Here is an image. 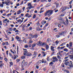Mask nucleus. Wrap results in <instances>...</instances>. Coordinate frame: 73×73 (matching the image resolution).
I'll return each instance as SVG.
<instances>
[{
	"instance_id": "nucleus-1",
	"label": "nucleus",
	"mask_w": 73,
	"mask_h": 73,
	"mask_svg": "<svg viewBox=\"0 0 73 73\" xmlns=\"http://www.w3.org/2000/svg\"><path fill=\"white\" fill-rule=\"evenodd\" d=\"M49 12L50 13H49L48 14V13ZM53 12V10H48L46 11L44 14V15L45 16H46L48 15V17H49V16L52 14Z\"/></svg>"
},
{
	"instance_id": "nucleus-2",
	"label": "nucleus",
	"mask_w": 73,
	"mask_h": 73,
	"mask_svg": "<svg viewBox=\"0 0 73 73\" xmlns=\"http://www.w3.org/2000/svg\"><path fill=\"white\" fill-rule=\"evenodd\" d=\"M37 52L35 51L34 52V54H33L32 56V59H34V58H35L37 56Z\"/></svg>"
},
{
	"instance_id": "nucleus-3",
	"label": "nucleus",
	"mask_w": 73,
	"mask_h": 73,
	"mask_svg": "<svg viewBox=\"0 0 73 73\" xmlns=\"http://www.w3.org/2000/svg\"><path fill=\"white\" fill-rule=\"evenodd\" d=\"M52 59L54 60H52V62H56L58 61V59L57 58L56 56H54L52 58Z\"/></svg>"
},
{
	"instance_id": "nucleus-4",
	"label": "nucleus",
	"mask_w": 73,
	"mask_h": 73,
	"mask_svg": "<svg viewBox=\"0 0 73 73\" xmlns=\"http://www.w3.org/2000/svg\"><path fill=\"white\" fill-rule=\"evenodd\" d=\"M16 38L17 39L18 41H19L20 42H21L22 40H21V38L17 36H16Z\"/></svg>"
},
{
	"instance_id": "nucleus-5",
	"label": "nucleus",
	"mask_w": 73,
	"mask_h": 73,
	"mask_svg": "<svg viewBox=\"0 0 73 73\" xmlns=\"http://www.w3.org/2000/svg\"><path fill=\"white\" fill-rule=\"evenodd\" d=\"M4 65V64L3 62L2 61H0V68H2Z\"/></svg>"
},
{
	"instance_id": "nucleus-6",
	"label": "nucleus",
	"mask_w": 73,
	"mask_h": 73,
	"mask_svg": "<svg viewBox=\"0 0 73 73\" xmlns=\"http://www.w3.org/2000/svg\"><path fill=\"white\" fill-rule=\"evenodd\" d=\"M32 55V54L30 52H29L27 53L26 56H28V57H30V56H31Z\"/></svg>"
},
{
	"instance_id": "nucleus-7",
	"label": "nucleus",
	"mask_w": 73,
	"mask_h": 73,
	"mask_svg": "<svg viewBox=\"0 0 73 73\" xmlns=\"http://www.w3.org/2000/svg\"><path fill=\"white\" fill-rule=\"evenodd\" d=\"M63 24L66 26H67L69 24V22L66 21V23H65V22H63Z\"/></svg>"
},
{
	"instance_id": "nucleus-8",
	"label": "nucleus",
	"mask_w": 73,
	"mask_h": 73,
	"mask_svg": "<svg viewBox=\"0 0 73 73\" xmlns=\"http://www.w3.org/2000/svg\"><path fill=\"white\" fill-rule=\"evenodd\" d=\"M50 50L52 51V52H54L55 50L54 49V47L53 46H51L50 47Z\"/></svg>"
},
{
	"instance_id": "nucleus-9",
	"label": "nucleus",
	"mask_w": 73,
	"mask_h": 73,
	"mask_svg": "<svg viewBox=\"0 0 73 73\" xmlns=\"http://www.w3.org/2000/svg\"><path fill=\"white\" fill-rule=\"evenodd\" d=\"M65 32V31H62L61 33H58V34L59 35H60V36H61L62 35H63L64 34V33Z\"/></svg>"
},
{
	"instance_id": "nucleus-10",
	"label": "nucleus",
	"mask_w": 73,
	"mask_h": 73,
	"mask_svg": "<svg viewBox=\"0 0 73 73\" xmlns=\"http://www.w3.org/2000/svg\"><path fill=\"white\" fill-rule=\"evenodd\" d=\"M31 4H32V3L31 2L29 3L28 5V7H31V8H33L32 5H31Z\"/></svg>"
},
{
	"instance_id": "nucleus-11",
	"label": "nucleus",
	"mask_w": 73,
	"mask_h": 73,
	"mask_svg": "<svg viewBox=\"0 0 73 73\" xmlns=\"http://www.w3.org/2000/svg\"><path fill=\"white\" fill-rule=\"evenodd\" d=\"M7 5H8V6H9V4H10L9 3H10V1L9 0H7Z\"/></svg>"
},
{
	"instance_id": "nucleus-12",
	"label": "nucleus",
	"mask_w": 73,
	"mask_h": 73,
	"mask_svg": "<svg viewBox=\"0 0 73 73\" xmlns=\"http://www.w3.org/2000/svg\"><path fill=\"white\" fill-rule=\"evenodd\" d=\"M36 30L37 31H41V29H40V28H39V27H37L36 28Z\"/></svg>"
},
{
	"instance_id": "nucleus-13",
	"label": "nucleus",
	"mask_w": 73,
	"mask_h": 73,
	"mask_svg": "<svg viewBox=\"0 0 73 73\" xmlns=\"http://www.w3.org/2000/svg\"><path fill=\"white\" fill-rule=\"evenodd\" d=\"M42 44V42L40 41L37 42V44L40 46H41V44Z\"/></svg>"
},
{
	"instance_id": "nucleus-14",
	"label": "nucleus",
	"mask_w": 73,
	"mask_h": 73,
	"mask_svg": "<svg viewBox=\"0 0 73 73\" xmlns=\"http://www.w3.org/2000/svg\"><path fill=\"white\" fill-rule=\"evenodd\" d=\"M36 43H35L33 44L32 45V47L33 48H34L35 46H36Z\"/></svg>"
},
{
	"instance_id": "nucleus-15",
	"label": "nucleus",
	"mask_w": 73,
	"mask_h": 73,
	"mask_svg": "<svg viewBox=\"0 0 73 73\" xmlns=\"http://www.w3.org/2000/svg\"><path fill=\"white\" fill-rule=\"evenodd\" d=\"M24 55H25V56H26L27 54V53H28V51H27V50L25 51L24 52Z\"/></svg>"
},
{
	"instance_id": "nucleus-16",
	"label": "nucleus",
	"mask_w": 73,
	"mask_h": 73,
	"mask_svg": "<svg viewBox=\"0 0 73 73\" xmlns=\"http://www.w3.org/2000/svg\"><path fill=\"white\" fill-rule=\"evenodd\" d=\"M21 13V11L20 10H19L18 11H17V15H19V14H20V13Z\"/></svg>"
},
{
	"instance_id": "nucleus-17",
	"label": "nucleus",
	"mask_w": 73,
	"mask_h": 73,
	"mask_svg": "<svg viewBox=\"0 0 73 73\" xmlns=\"http://www.w3.org/2000/svg\"><path fill=\"white\" fill-rule=\"evenodd\" d=\"M46 21H42L41 22V23L42 25H44V24H46Z\"/></svg>"
},
{
	"instance_id": "nucleus-18",
	"label": "nucleus",
	"mask_w": 73,
	"mask_h": 73,
	"mask_svg": "<svg viewBox=\"0 0 73 73\" xmlns=\"http://www.w3.org/2000/svg\"><path fill=\"white\" fill-rule=\"evenodd\" d=\"M63 50L65 52H68V51L69 50L67 49V48H66L64 49Z\"/></svg>"
},
{
	"instance_id": "nucleus-19",
	"label": "nucleus",
	"mask_w": 73,
	"mask_h": 73,
	"mask_svg": "<svg viewBox=\"0 0 73 73\" xmlns=\"http://www.w3.org/2000/svg\"><path fill=\"white\" fill-rule=\"evenodd\" d=\"M25 64V61L23 60L22 62V65H24Z\"/></svg>"
},
{
	"instance_id": "nucleus-20",
	"label": "nucleus",
	"mask_w": 73,
	"mask_h": 73,
	"mask_svg": "<svg viewBox=\"0 0 73 73\" xmlns=\"http://www.w3.org/2000/svg\"><path fill=\"white\" fill-rule=\"evenodd\" d=\"M46 45V43H42L41 46H43L44 45Z\"/></svg>"
},
{
	"instance_id": "nucleus-21",
	"label": "nucleus",
	"mask_w": 73,
	"mask_h": 73,
	"mask_svg": "<svg viewBox=\"0 0 73 73\" xmlns=\"http://www.w3.org/2000/svg\"><path fill=\"white\" fill-rule=\"evenodd\" d=\"M44 64H46V61L45 60L44 61V59H42V63H44Z\"/></svg>"
},
{
	"instance_id": "nucleus-22",
	"label": "nucleus",
	"mask_w": 73,
	"mask_h": 73,
	"mask_svg": "<svg viewBox=\"0 0 73 73\" xmlns=\"http://www.w3.org/2000/svg\"><path fill=\"white\" fill-rule=\"evenodd\" d=\"M38 37V35L36 34L34 35V38H37Z\"/></svg>"
},
{
	"instance_id": "nucleus-23",
	"label": "nucleus",
	"mask_w": 73,
	"mask_h": 73,
	"mask_svg": "<svg viewBox=\"0 0 73 73\" xmlns=\"http://www.w3.org/2000/svg\"><path fill=\"white\" fill-rule=\"evenodd\" d=\"M68 56L69 57H70L71 58V59H73V55H68Z\"/></svg>"
},
{
	"instance_id": "nucleus-24",
	"label": "nucleus",
	"mask_w": 73,
	"mask_h": 73,
	"mask_svg": "<svg viewBox=\"0 0 73 73\" xmlns=\"http://www.w3.org/2000/svg\"><path fill=\"white\" fill-rule=\"evenodd\" d=\"M58 54L60 56H62V54H61V50H60L58 52Z\"/></svg>"
},
{
	"instance_id": "nucleus-25",
	"label": "nucleus",
	"mask_w": 73,
	"mask_h": 73,
	"mask_svg": "<svg viewBox=\"0 0 73 73\" xmlns=\"http://www.w3.org/2000/svg\"><path fill=\"white\" fill-rule=\"evenodd\" d=\"M42 52L43 54V57H45L46 56V54L45 53V52L43 51Z\"/></svg>"
},
{
	"instance_id": "nucleus-26",
	"label": "nucleus",
	"mask_w": 73,
	"mask_h": 73,
	"mask_svg": "<svg viewBox=\"0 0 73 73\" xmlns=\"http://www.w3.org/2000/svg\"><path fill=\"white\" fill-rule=\"evenodd\" d=\"M9 31H13V28H9Z\"/></svg>"
},
{
	"instance_id": "nucleus-27",
	"label": "nucleus",
	"mask_w": 73,
	"mask_h": 73,
	"mask_svg": "<svg viewBox=\"0 0 73 73\" xmlns=\"http://www.w3.org/2000/svg\"><path fill=\"white\" fill-rule=\"evenodd\" d=\"M65 64L66 66H67L68 64H69V62H66L65 63Z\"/></svg>"
},
{
	"instance_id": "nucleus-28",
	"label": "nucleus",
	"mask_w": 73,
	"mask_h": 73,
	"mask_svg": "<svg viewBox=\"0 0 73 73\" xmlns=\"http://www.w3.org/2000/svg\"><path fill=\"white\" fill-rule=\"evenodd\" d=\"M57 58H58V59H59V60H60V59H61V58L59 56V55H58L57 56Z\"/></svg>"
},
{
	"instance_id": "nucleus-29",
	"label": "nucleus",
	"mask_w": 73,
	"mask_h": 73,
	"mask_svg": "<svg viewBox=\"0 0 73 73\" xmlns=\"http://www.w3.org/2000/svg\"><path fill=\"white\" fill-rule=\"evenodd\" d=\"M4 60L6 62H7V61H8V59L7 58V57H5V58H4Z\"/></svg>"
},
{
	"instance_id": "nucleus-30",
	"label": "nucleus",
	"mask_w": 73,
	"mask_h": 73,
	"mask_svg": "<svg viewBox=\"0 0 73 73\" xmlns=\"http://www.w3.org/2000/svg\"><path fill=\"white\" fill-rule=\"evenodd\" d=\"M31 8H33V7H27V9L29 10V9H31Z\"/></svg>"
},
{
	"instance_id": "nucleus-31",
	"label": "nucleus",
	"mask_w": 73,
	"mask_h": 73,
	"mask_svg": "<svg viewBox=\"0 0 73 73\" xmlns=\"http://www.w3.org/2000/svg\"><path fill=\"white\" fill-rule=\"evenodd\" d=\"M46 45V49H48L49 48V46H48V45Z\"/></svg>"
},
{
	"instance_id": "nucleus-32",
	"label": "nucleus",
	"mask_w": 73,
	"mask_h": 73,
	"mask_svg": "<svg viewBox=\"0 0 73 73\" xmlns=\"http://www.w3.org/2000/svg\"><path fill=\"white\" fill-rule=\"evenodd\" d=\"M65 43H63L62 44H61L60 46H64V45H65Z\"/></svg>"
},
{
	"instance_id": "nucleus-33",
	"label": "nucleus",
	"mask_w": 73,
	"mask_h": 73,
	"mask_svg": "<svg viewBox=\"0 0 73 73\" xmlns=\"http://www.w3.org/2000/svg\"><path fill=\"white\" fill-rule=\"evenodd\" d=\"M58 19L59 20H62L63 19V18L61 17H59Z\"/></svg>"
},
{
	"instance_id": "nucleus-34",
	"label": "nucleus",
	"mask_w": 73,
	"mask_h": 73,
	"mask_svg": "<svg viewBox=\"0 0 73 73\" xmlns=\"http://www.w3.org/2000/svg\"><path fill=\"white\" fill-rule=\"evenodd\" d=\"M69 60V59H66L65 60H64V61H63V62H66V61H68Z\"/></svg>"
},
{
	"instance_id": "nucleus-35",
	"label": "nucleus",
	"mask_w": 73,
	"mask_h": 73,
	"mask_svg": "<svg viewBox=\"0 0 73 73\" xmlns=\"http://www.w3.org/2000/svg\"><path fill=\"white\" fill-rule=\"evenodd\" d=\"M11 13H10V14H8L7 15H6V16H7L8 17H9V16H11Z\"/></svg>"
},
{
	"instance_id": "nucleus-36",
	"label": "nucleus",
	"mask_w": 73,
	"mask_h": 73,
	"mask_svg": "<svg viewBox=\"0 0 73 73\" xmlns=\"http://www.w3.org/2000/svg\"><path fill=\"white\" fill-rule=\"evenodd\" d=\"M33 42V41L32 40H30L29 42V44H32Z\"/></svg>"
},
{
	"instance_id": "nucleus-37",
	"label": "nucleus",
	"mask_w": 73,
	"mask_h": 73,
	"mask_svg": "<svg viewBox=\"0 0 73 73\" xmlns=\"http://www.w3.org/2000/svg\"><path fill=\"white\" fill-rule=\"evenodd\" d=\"M64 71L65 72H66V73H69V71L66 70H65Z\"/></svg>"
},
{
	"instance_id": "nucleus-38",
	"label": "nucleus",
	"mask_w": 73,
	"mask_h": 73,
	"mask_svg": "<svg viewBox=\"0 0 73 73\" xmlns=\"http://www.w3.org/2000/svg\"><path fill=\"white\" fill-rule=\"evenodd\" d=\"M64 14H61V15H59V16L60 17H63V16H64Z\"/></svg>"
},
{
	"instance_id": "nucleus-39",
	"label": "nucleus",
	"mask_w": 73,
	"mask_h": 73,
	"mask_svg": "<svg viewBox=\"0 0 73 73\" xmlns=\"http://www.w3.org/2000/svg\"><path fill=\"white\" fill-rule=\"evenodd\" d=\"M5 44L7 45H9V43H8V42H5Z\"/></svg>"
},
{
	"instance_id": "nucleus-40",
	"label": "nucleus",
	"mask_w": 73,
	"mask_h": 73,
	"mask_svg": "<svg viewBox=\"0 0 73 73\" xmlns=\"http://www.w3.org/2000/svg\"><path fill=\"white\" fill-rule=\"evenodd\" d=\"M10 51L11 52V53H13V54H15V52H13V50L12 49H11L10 50Z\"/></svg>"
},
{
	"instance_id": "nucleus-41",
	"label": "nucleus",
	"mask_w": 73,
	"mask_h": 73,
	"mask_svg": "<svg viewBox=\"0 0 73 73\" xmlns=\"http://www.w3.org/2000/svg\"><path fill=\"white\" fill-rule=\"evenodd\" d=\"M64 21H63V19H62V20H61L60 21V23H63L64 24Z\"/></svg>"
},
{
	"instance_id": "nucleus-42",
	"label": "nucleus",
	"mask_w": 73,
	"mask_h": 73,
	"mask_svg": "<svg viewBox=\"0 0 73 73\" xmlns=\"http://www.w3.org/2000/svg\"><path fill=\"white\" fill-rule=\"evenodd\" d=\"M21 58L22 59H24V58H25V56H23L21 57Z\"/></svg>"
},
{
	"instance_id": "nucleus-43",
	"label": "nucleus",
	"mask_w": 73,
	"mask_h": 73,
	"mask_svg": "<svg viewBox=\"0 0 73 73\" xmlns=\"http://www.w3.org/2000/svg\"><path fill=\"white\" fill-rule=\"evenodd\" d=\"M65 46H64L63 47H60V49H64L65 48Z\"/></svg>"
},
{
	"instance_id": "nucleus-44",
	"label": "nucleus",
	"mask_w": 73,
	"mask_h": 73,
	"mask_svg": "<svg viewBox=\"0 0 73 73\" xmlns=\"http://www.w3.org/2000/svg\"><path fill=\"white\" fill-rule=\"evenodd\" d=\"M20 60L19 59H17V60H16L17 62H19V61H20Z\"/></svg>"
},
{
	"instance_id": "nucleus-45",
	"label": "nucleus",
	"mask_w": 73,
	"mask_h": 73,
	"mask_svg": "<svg viewBox=\"0 0 73 73\" xmlns=\"http://www.w3.org/2000/svg\"><path fill=\"white\" fill-rule=\"evenodd\" d=\"M25 48H27L28 47V46L27 45H25Z\"/></svg>"
},
{
	"instance_id": "nucleus-46",
	"label": "nucleus",
	"mask_w": 73,
	"mask_h": 73,
	"mask_svg": "<svg viewBox=\"0 0 73 73\" xmlns=\"http://www.w3.org/2000/svg\"><path fill=\"white\" fill-rule=\"evenodd\" d=\"M49 40H50V39H49V38H47V42H49Z\"/></svg>"
},
{
	"instance_id": "nucleus-47",
	"label": "nucleus",
	"mask_w": 73,
	"mask_h": 73,
	"mask_svg": "<svg viewBox=\"0 0 73 73\" xmlns=\"http://www.w3.org/2000/svg\"><path fill=\"white\" fill-rule=\"evenodd\" d=\"M8 20V19H5V20H3V21L4 22V23H5V21H7Z\"/></svg>"
},
{
	"instance_id": "nucleus-48",
	"label": "nucleus",
	"mask_w": 73,
	"mask_h": 73,
	"mask_svg": "<svg viewBox=\"0 0 73 73\" xmlns=\"http://www.w3.org/2000/svg\"><path fill=\"white\" fill-rule=\"evenodd\" d=\"M36 15H34L33 16V19H35V18H36Z\"/></svg>"
},
{
	"instance_id": "nucleus-49",
	"label": "nucleus",
	"mask_w": 73,
	"mask_h": 73,
	"mask_svg": "<svg viewBox=\"0 0 73 73\" xmlns=\"http://www.w3.org/2000/svg\"><path fill=\"white\" fill-rule=\"evenodd\" d=\"M28 16H29V14L28 13H27L25 15V16H26V17H28Z\"/></svg>"
},
{
	"instance_id": "nucleus-50",
	"label": "nucleus",
	"mask_w": 73,
	"mask_h": 73,
	"mask_svg": "<svg viewBox=\"0 0 73 73\" xmlns=\"http://www.w3.org/2000/svg\"><path fill=\"white\" fill-rule=\"evenodd\" d=\"M69 46H72V43H69Z\"/></svg>"
},
{
	"instance_id": "nucleus-51",
	"label": "nucleus",
	"mask_w": 73,
	"mask_h": 73,
	"mask_svg": "<svg viewBox=\"0 0 73 73\" xmlns=\"http://www.w3.org/2000/svg\"><path fill=\"white\" fill-rule=\"evenodd\" d=\"M73 0H72L69 3L70 4H72V2H73Z\"/></svg>"
},
{
	"instance_id": "nucleus-52",
	"label": "nucleus",
	"mask_w": 73,
	"mask_h": 73,
	"mask_svg": "<svg viewBox=\"0 0 73 73\" xmlns=\"http://www.w3.org/2000/svg\"><path fill=\"white\" fill-rule=\"evenodd\" d=\"M31 38H35V35H31Z\"/></svg>"
},
{
	"instance_id": "nucleus-53",
	"label": "nucleus",
	"mask_w": 73,
	"mask_h": 73,
	"mask_svg": "<svg viewBox=\"0 0 73 73\" xmlns=\"http://www.w3.org/2000/svg\"><path fill=\"white\" fill-rule=\"evenodd\" d=\"M41 62H42V61L41 60L38 61V63H39V64H40V63H41Z\"/></svg>"
},
{
	"instance_id": "nucleus-54",
	"label": "nucleus",
	"mask_w": 73,
	"mask_h": 73,
	"mask_svg": "<svg viewBox=\"0 0 73 73\" xmlns=\"http://www.w3.org/2000/svg\"><path fill=\"white\" fill-rule=\"evenodd\" d=\"M55 43H56V44H58L59 43V42L58 40H56L55 41Z\"/></svg>"
},
{
	"instance_id": "nucleus-55",
	"label": "nucleus",
	"mask_w": 73,
	"mask_h": 73,
	"mask_svg": "<svg viewBox=\"0 0 73 73\" xmlns=\"http://www.w3.org/2000/svg\"><path fill=\"white\" fill-rule=\"evenodd\" d=\"M11 41H14V38L13 37H12V40H11Z\"/></svg>"
},
{
	"instance_id": "nucleus-56",
	"label": "nucleus",
	"mask_w": 73,
	"mask_h": 73,
	"mask_svg": "<svg viewBox=\"0 0 73 73\" xmlns=\"http://www.w3.org/2000/svg\"><path fill=\"white\" fill-rule=\"evenodd\" d=\"M56 7H58V6H59V3H57L56 4Z\"/></svg>"
},
{
	"instance_id": "nucleus-57",
	"label": "nucleus",
	"mask_w": 73,
	"mask_h": 73,
	"mask_svg": "<svg viewBox=\"0 0 73 73\" xmlns=\"http://www.w3.org/2000/svg\"><path fill=\"white\" fill-rule=\"evenodd\" d=\"M21 21V19H20L19 20H17V22H18V23H20Z\"/></svg>"
},
{
	"instance_id": "nucleus-58",
	"label": "nucleus",
	"mask_w": 73,
	"mask_h": 73,
	"mask_svg": "<svg viewBox=\"0 0 73 73\" xmlns=\"http://www.w3.org/2000/svg\"><path fill=\"white\" fill-rule=\"evenodd\" d=\"M14 60H15V59H16V58H17V57H16V56H15V55H14Z\"/></svg>"
},
{
	"instance_id": "nucleus-59",
	"label": "nucleus",
	"mask_w": 73,
	"mask_h": 73,
	"mask_svg": "<svg viewBox=\"0 0 73 73\" xmlns=\"http://www.w3.org/2000/svg\"><path fill=\"white\" fill-rule=\"evenodd\" d=\"M53 62H51L50 63L49 65H52V64H53Z\"/></svg>"
},
{
	"instance_id": "nucleus-60",
	"label": "nucleus",
	"mask_w": 73,
	"mask_h": 73,
	"mask_svg": "<svg viewBox=\"0 0 73 73\" xmlns=\"http://www.w3.org/2000/svg\"><path fill=\"white\" fill-rule=\"evenodd\" d=\"M29 48H31V46H32V44H29Z\"/></svg>"
},
{
	"instance_id": "nucleus-61",
	"label": "nucleus",
	"mask_w": 73,
	"mask_h": 73,
	"mask_svg": "<svg viewBox=\"0 0 73 73\" xmlns=\"http://www.w3.org/2000/svg\"><path fill=\"white\" fill-rule=\"evenodd\" d=\"M41 49L42 50H43V51H45V49L44 48H42Z\"/></svg>"
},
{
	"instance_id": "nucleus-62",
	"label": "nucleus",
	"mask_w": 73,
	"mask_h": 73,
	"mask_svg": "<svg viewBox=\"0 0 73 73\" xmlns=\"http://www.w3.org/2000/svg\"><path fill=\"white\" fill-rule=\"evenodd\" d=\"M61 24H59L58 25V27H61Z\"/></svg>"
},
{
	"instance_id": "nucleus-63",
	"label": "nucleus",
	"mask_w": 73,
	"mask_h": 73,
	"mask_svg": "<svg viewBox=\"0 0 73 73\" xmlns=\"http://www.w3.org/2000/svg\"><path fill=\"white\" fill-rule=\"evenodd\" d=\"M56 37L58 38V37H60V36L59 35H57L56 36Z\"/></svg>"
},
{
	"instance_id": "nucleus-64",
	"label": "nucleus",
	"mask_w": 73,
	"mask_h": 73,
	"mask_svg": "<svg viewBox=\"0 0 73 73\" xmlns=\"http://www.w3.org/2000/svg\"><path fill=\"white\" fill-rule=\"evenodd\" d=\"M69 58V56H66L64 58V59H67Z\"/></svg>"
}]
</instances>
